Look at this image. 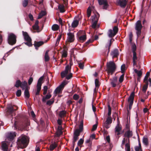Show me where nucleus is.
Segmentation results:
<instances>
[{"label":"nucleus","instance_id":"obj_1","mask_svg":"<svg viewBox=\"0 0 151 151\" xmlns=\"http://www.w3.org/2000/svg\"><path fill=\"white\" fill-rule=\"evenodd\" d=\"M14 121V127L15 129H18L19 127L29 125L28 120L22 115H19L17 119L15 118Z\"/></svg>","mask_w":151,"mask_h":151},{"label":"nucleus","instance_id":"obj_2","mask_svg":"<svg viewBox=\"0 0 151 151\" xmlns=\"http://www.w3.org/2000/svg\"><path fill=\"white\" fill-rule=\"evenodd\" d=\"M29 142V140L27 136L25 135L22 134L18 137L17 143L20 148L24 149L27 147Z\"/></svg>","mask_w":151,"mask_h":151},{"label":"nucleus","instance_id":"obj_3","mask_svg":"<svg viewBox=\"0 0 151 151\" xmlns=\"http://www.w3.org/2000/svg\"><path fill=\"white\" fill-rule=\"evenodd\" d=\"M22 33L24 40L27 41L26 42L24 43L25 44L29 47L32 46V39L29 35L28 33L27 32H24V31H22Z\"/></svg>","mask_w":151,"mask_h":151},{"label":"nucleus","instance_id":"obj_4","mask_svg":"<svg viewBox=\"0 0 151 151\" xmlns=\"http://www.w3.org/2000/svg\"><path fill=\"white\" fill-rule=\"evenodd\" d=\"M99 17L100 15L98 12L91 17L92 21L91 27L92 28L95 29L96 28Z\"/></svg>","mask_w":151,"mask_h":151},{"label":"nucleus","instance_id":"obj_5","mask_svg":"<svg viewBox=\"0 0 151 151\" xmlns=\"http://www.w3.org/2000/svg\"><path fill=\"white\" fill-rule=\"evenodd\" d=\"M68 82L65 81H64L61 84L58 86L55 90L54 93L55 94V95L57 93H60L62 92L65 86L68 84Z\"/></svg>","mask_w":151,"mask_h":151},{"label":"nucleus","instance_id":"obj_6","mask_svg":"<svg viewBox=\"0 0 151 151\" xmlns=\"http://www.w3.org/2000/svg\"><path fill=\"white\" fill-rule=\"evenodd\" d=\"M142 27L141 21L140 20L137 21L136 23L135 29L137 31L136 33L138 37H139L141 35Z\"/></svg>","mask_w":151,"mask_h":151},{"label":"nucleus","instance_id":"obj_7","mask_svg":"<svg viewBox=\"0 0 151 151\" xmlns=\"http://www.w3.org/2000/svg\"><path fill=\"white\" fill-rule=\"evenodd\" d=\"M16 36L13 33H10L8 36V41L9 44L13 45L16 42Z\"/></svg>","mask_w":151,"mask_h":151},{"label":"nucleus","instance_id":"obj_8","mask_svg":"<svg viewBox=\"0 0 151 151\" xmlns=\"http://www.w3.org/2000/svg\"><path fill=\"white\" fill-rule=\"evenodd\" d=\"M107 68L108 70H111L113 71L115 70L116 66L115 64L113 61H110L107 63Z\"/></svg>","mask_w":151,"mask_h":151},{"label":"nucleus","instance_id":"obj_9","mask_svg":"<svg viewBox=\"0 0 151 151\" xmlns=\"http://www.w3.org/2000/svg\"><path fill=\"white\" fill-rule=\"evenodd\" d=\"M71 67L69 65H67L65 68V70L64 71L61 73V77L62 78L65 77L68 73L70 72Z\"/></svg>","mask_w":151,"mask_h":151},{"label":"nucleus","instance_id":"obj_10","mask_svg":"<svg viewBox=\"0 0 151 151\" xmlns=\"http://www.w3.org/2000/svg\"><path fill=\"white\" fill-rule=\"evenodd\" d=\"M18 109L17 106L15 105L13 106L11 104L7 108V111L10 114H11L13 113L14 111H16Z\"/></svg>","mask_w":151,"mask_h":151},{"label":"nucleus","instance_id":"obj_11","mask_svg":"<svg viewBox=\"0 0 151 151\" xmlns=\"http://www.w3.org/2000/svg\"><path fill=\"white\" fill-rule=\"evenodd\" d=\"M67 35H68L67 41L69 42H73L75 39L74 33L69 32L67 33Z\"/></svg>","mask_w":151,"mask_h":151},{"label":"nucleus","instance_id":"obj_12","mask_svg":"<svg viewBox=\"0 0 151 151\" xmlns=\"http://www.w3.org/2000/svg\"><path fill=\"white\" fill-rule=\"evenodd\" d=\"M127 3L126 0H121L117 1V5L121 7L124 8L126 6Z\"/></svg>","mask_w":151,"mask_h":151},{"label":"nucleus","instance_id":"obj_13","mask_svg":"<svg viewBox=\"0 0 151 151\" xmlns=\"http://www.w3.org/2000/svg\"><path fill=\"white\" fill-rule=\"evenodd\" d=\"M98 1L99 5H103V9H106L109 6L107 1L106 0H98Z\"/></svg>","mask_w":151,"mask_h":151},{"label":"nucleus","instance_id":"obj_14","mask_svg":"<svg viewBox=\"0 0 151 151\" xmlns=\"http://www.w3.org/2000/svg\"><path fill=\"white\" fill-rule=\"evenodd\" d=\"M110 83L113 87H115L116 86V83L117 82V78L116 76L113 77L112 78L109 79Z\"/></svg>","mask_w":151,"mask_h":151},{"label":"nucleus","instance_id":"obj_15","mask_svg":"<svg viewBox=\"0 0 151 151\" xmlns=\"http://www.w3.org/2000/svg\"><path fill=\"white\" fill-rule=\"evenodd\" d=\"M81 132L79 131L78 129H76L74 132L73 139L77 140L79 139L78 137L80 135V133Z\"/></svg>","mask_w":151,"mask_h":151},{"label":"nucleus","instance_id":"obj_16","mask_svg":"<svg viewBox=\"0 0 151 151\" xmlns=\"http://www.w3.org/2000/svg\"><path fill=\"white\" fill-rule=\"evenodd\" d=\"M133 135V132L130 129L127 130L125 133L124 135V137H126L127 138H130Z\"/></svg>","mask_w":151,"mask_h":151},{"label":"nucleus","instance_id":"obj_17","mask_svg":"<svg viewBox=\"0 0 151 151\" xmlns=\"http://www.w3.org/2000/svg\"><path fill=\"white\" fill-rule=\"evenodd\" d=\"M111 55L112 56V58L117 57L119 55V50L117 49H115L112 51Z\"/></svg>","mask_w":151,"mask_h":151},{"label":"nucleus","instance_id":"obj_18","mask_svg":"<svg viewBox=\"0 0 151 151\" xmlns=\"http://www.w3.org/2000/svg\"><path fill=\"white\" fill-rule=\"evenodd\" d=\"M44 43V42L43 41L37 42L36 41H35L34 42V45L35 47V48L37 50L38 47L42 45Z\"/></svg>","mask_w":151,"mask_h":151},{"label":"nucleus","instance_id":"obj_19","mask_svg":"<svg viewBox=\"0 0 151 151\" xmlns=\"http://www.w3.org/2000/svg\"><path fill=\"white\" fill-rule=\"evenodd\" d=\"M134 96V92H132L128 98V101L129 103L133 104Z\"/></svg>","mask_w":151,"mask_h":151},{"label":"nucleus","instance_id":"obj_20","mask_svg":"<svg viewBox=\"0 0 151 151\" xmlns=\"http://www.w3.org/2000/svg\"><path fill=\"white\" fill-rule=\"evenodd\" d=\"M21 85L20 87L22 88V90L25 89L26 88L29 89V87H28L27 86V83L26 81L22 82L21 83Z\"/></svg>","mask_w":151,"mask_h":151},{"label":"nucleus","instance_id":"obj_21","mask_svg":"<svg viewBox=\"0 0 151 151\" xmlns=\"http://www.w3.org/2000/svg\"><path fill=\"white\" fill-rule=\"evenodd\" d=\"M16 136V134L15 132H11L9 134L7 137L9 140L11 141L13 140L14 137Z\"/></svg>","mask_w":151,"mask_h":151},{"label":"nucleus","instance_id":"obj_22","mask_svg":"<svg viewBox=\"0 0 151 151\" xmlns=\"http://www.w3.org/2000/svg\"><path fill=\"white\" fill-rule=\"evenodd\" d=\"M1 147L3 151H8V146L5 142H2Z\"/></svg>","mask_w":151,"mask_h":151},{"label":"nucleus","instance_id":"obj_23","mask_svg":"<svg viewBox=\"0 0 151 151\" xmlns=\"http://www.w3.org/2000/svg\"><path fill=\"white\" fill-rule=\"evenodd\" d=\"M63 49L62 54V57L66 58L67 56V49L66 47L65 46H64Z\"/></svg>","mask_w":151,"mask_h":151},{"label":"nucleus","instance_id":"obj_24","mask_svg":"<svg viewBox=\"0 0 151 151\" xmlns=\"http://www.w3.org/2000/svg\"><path fill=\"white\" fill-rule=\"evenodd\" d=\"M39 21L36 20L35 24L32 26V28L34 30L38 31L39 29V26H38Z\"/></svg>","mask_w":151,"mask_h":151},{"label":"nucleus","instance_id":"obj_25","mask_svg":"<svg viewBox=\"0 0 151 151\" xmlns=\"http://www.w3.org/2000/svg\"><path fill=\"white\" fill-rule=\"evenodd\" d=\"M122 127L119 123H118L115 129V132H121Z\"/></svg>","mask_w":151,"mask_h":151},{"label":"nucleus","instance_id":"obj_26","mask_svg":"<svg viewBox=\"0 0 151 151\" xmlns=\"http://www.w3.org/2000/svg\"><path fill=\"white\" fill-rule=\"evenodd\" d=\"M58 146V144L56 142H54L51 144L50 146V151L53 150Z\"/></svg>","mask_w":151,"mask_h":151},{"label":"nucleus","instance_id":"obj_27","mask_svg":"<svg viewBox=\"0 0 151 151\" xmlns=\"http://www.w3.org/2000/svg\"><path fill=\"white\" fill-rule=\"evenodd\" d=\"M64 8L65 6L63 4H59L58 6V9L61 13H64L65 12Z\"/></svg>","mask_w":151,"mask_h":151},{"label":"nucleus","instance_id":"obj_28","mask_svg":"<svg viewBox=\"0 0 151 151\" xmlns=\"http://www.w3.org/2000/svg\"><path fill=\"white\" fill-rule=\"evenodd\" d=\"M44 78L43 76L41 77L38 79V82L37 84V86H39L40 87H41L42 84V81H43Z\"/></svg>","mask_w":151,"mask_h":151},{"label":"nucleus","instance_id":"obj_29","mask_svg":"<svg viewBox=\"0 0 151 151\" xmlns=\"http://www.w3.org/2000/svg\"><path fill=\"white\" fill-rule=\"evenodd\" d=\"M29 88H26L24 91V95L26 98L28 99L30 96L29 93L28 91Z\"/></svg>","mask_w":151,"mask_h":151},{"label":"nucleus","instance_id":"obj_30","mask_svg":"<svg viewBox=\"0 0 151 151\" xmlns=\"http://www.w3.org/2000/svg\"><path fill=\"white\" fill-rule=\"evenodd\" d=\"M46 14V12L44 11H42L39 13L38 17V19H40L43 16H44Z\"/></svg>","mask_w":151,"mask_h":151},{"label":"nucleus","instance_id":"obj_31","mask_svg":"<svg viewBox=\"0 0 151 151\" xmlns=\"http://www.w3.org/2000/svg\"><path fill=\"white\" fill-rule=\"evenodd\" d=\"M78 21L77 20H74L71 24L72 27L73 28H76L78 26Z\"/></svg>","mask_w":151,"mask_h":151},{"label":"nucleus","instance_id":"obj_32","mask_svg":"<svg viewBox=\"0 0 151 151\" xmlns=\"http://www.w3.org/2000/svg\"><path fill=\"white\" fill-rule=\"evenodd\" d=\"M51 95L50 94H47L45 97H43L42 99V101L43 102H45L46 101V100L50 99L51 97Z\"/></svg>","mask_w":151,"mask_h":151},{"label":"nucleus","instance_id":"obj_33","mask_svg":"<svg viewBox=\"0 0 151 151\" xmlns=\"http://www.w3.org/2000/svg\"><path fill=\"white\" fill-rule=\"evenodd\" d=\"M60 128H62V127H58L57 131L56 133V135L57 137L60 136L63 133L61 130Z\"/></svg>","mask_w":151,"mask_h":151},{"label":"nucleus","instance_id":"obj_34","mask_svg":"<svg viewBox=\"0 0 151 151\" xmlns=\"http://www.w3.org/2000/svg\"><path fill=\"white\" fill-rule=\"evenodd\" d=\"M49 51L47 50L45 52V62H48L50 60V57L48 54Z\"/></svg>","mask_w":151,"mask_h":151},{"label":"nucleus","instance_id":"obj_35","mask_svg":"<svg viewBox=\"0 0 151 151\" xmlns=\"http://www.w3.org/2000/svg\"><path fill=\"white\" fill-rule=\"evenodd\" d=\"M148 82H146V84L144 85L142 88V91L144 93H145L148 88Z\"/></svg>","mask_w":151,"mask_h":151},{"label":"nucleus","instance_id":"obj_36","mask_svg":"<svg viewBox=\"0 0 151 151\" xmlns=\"http://www.w3.org/2000/svg\"><path fill=\"white\" fill-rule=\"evenodd\" d=\"M59 28V26L57 24H54L52 27V29L54 31L58 30Z\"/></svg>","mask_w":151,"mask_h":151},{"label":"nucleus","instance_id":"obj_37","mask_svg":"<svg viewBox=\"0 0 151 151\" xmlns=\"http://www.w3.org/2000/svg\"><path fill=\"white\" fill-rule=\"evenodd\" d=\"M134 71L137 73V75L138 77H141L142 75V70L138 71L136 69H134Z\"/></svg>","mask_w":151,"mask_h":151},{"label":"nucleus","instance_id":"obj_38","mask_svg":"<svg viewBox=\"0 0 151 151\" xmlns=\"http://www.w3.org/2000/svg\"><path fill=\"white\" fill-rule=\"evenodd\" d=\"M21 83L22 82L19 80H17L15 82L14 86L17 88H19L21 84H22Z\"/></svg>","mask_w":151,"mask_h":151},{"label":"nucleus","instance_id":"obj_39","mask_svg":"<svg viewBox=\"0 0 151 151\" xmlns=\"http://www.w3.org/2000/svg\"><path fill=\"white\" fill-rule=\"evenodd\" d=\"M80 132H82L83 130V121H81L80 124L79 126V129H78Z\"/></svg>","mask_w":151,"mask_h":151},{"label":"nucleus","instance_id":"obj_40","mask_svg":"<svg viewBox=\"0 0 151 151\" xmlns=\"http://www.w3.org/2000/svg\"><path fill=\"white\" fill-rule=\"evenodd\" d=\"M86 39V35H83L80 36L79 37V40L81 42L82 41L83 42Z\"/></svg>","mask_w":151,"mask_h":151},{"label":"nucleus","instance_id":"obj_41","mask_svg":"<svg viewBox=\"0 0 151 151\" xmlns=\"http://www.w3.org/2000/svg\"><path fill=\"white\" fill-rule=\"evenodd\" d=\"M112 119L111 116H108L105 122L110 124L112 123Z\"/></svg>","mask_w":151,"mask_h":151},{"label":"nucleus","instance_id":"obj_42","mask_svg":"<svg viewBox=\"0 0 151 151\" xmlns=\"http://www.w3.org/2000/svg\"><path fill=\"white\" fill-rule=\"evenodd\" d=\"M142 142L145 145H148V139L147 138L143 137Z\"/></svg>","mask_w":151,"mask_h":151},{"label":"nucleus","instance_id":"obj_43","mask_svg":"<svg viewBox=\"0 0 151 151\" xmlns=\"http://www.w3.org/2000/svg\"><path fill=\"white\" fill-rule=\"evenodd\" d=\"M95 83L96 87L98 88L100 85V83H99V80L98 79H96L95 80Z\"/></svg>","mask_w":151,"mask_h":151},{"label":"nucleus","instance_id":"obj_44","mask_svg":"<svg viewBox=\"0 0 151 151\" xmlns=\"http://www.w3.org/2000/svg\"><path fill=\"white\" fill-rule=\"evenodd\" d=\"M111 44H112V42H111V40L110 41V43L108 45H107L106 46V48H107L108 47V52H107V55H108L109 53L110 52V47L111 46Z\"/></svg>","mask_w":151,"mask_h":151},{"label":"nucleus","instance_id":"obj_45","mask_svg":"<svg viewBox=\"0 0 151 151\" xmlns=\"http://www.w3.org/2000/svg\"><path fill=\"white\" fill-rule=\"evenodd\" d=\"M29 1V0H24L22 1V6L24 7H25L27 6L28 4Z\"/></svg>","mask_w":151,"mask_h":151},{"label":"nucleus","instance_id":"obj_46","mask_svg":"<svg viewBox=\"0 0 151 151\" xmlns=\"http://www.w3.org/2000/svg\"><path fill=\"white\" fill-rule=\"evenodd\" d=\"M126 65L125 64H123L121 67V73H124L125 71Z\"/></svg>","mask_w":151,"mask_h":151},{"label":"nucleus","instance_id":"obj_47","mask_svg":"<svg viewBox=\"0 0 151 151\" xmlns=\"http://www.w3.org/2000/svg\"><path fill=\"white\" fill-rule=\"evenodd\" d=\"M109 37H114L116 35H114V33H113V31L112 29H110L109 30Z\"/></svg>","mask_w":151,"mask_h":151},{"label":"nucleus","instance_id":"obj_48","mask_svg":"<svg viewBox=\"0 0 151 151\" xmlns=\"http://www.w3.org/2000/svg\"><path fill=\"white\" fill-rule=\"evenodd\" d=\"M124 74L123 73L120 76L119 79V82L120 83H122L123 82L124 80Z\"/></svg>","mask_w":151,"mask_h":151},{"label":"nucleus","instance_id":"obj_49","mask_svg":"<svg viewBox=\"0 0 151 151\" xmlns=\"http://www.w3.org/2000/svg\"><path fill=\"white\" fill-rule=\"evenodd\" d=\"M94 41V40L89 39L88 41H87L84 44L85 46H87L89 45L90 43Z\"/></svg>","mask_w":151,"mask_h":151},{"label":"nucleus","instance_id":"obj_50","mask_svg":"<svg viewBox=\"0 0 151 151\" xmlns=\"http://www.w3.org/2000/svg\"><path fill=\"white\" fill-rule=\"evenodd\" d=\"M66 77V78L68 80L70 79L73 77V74L72 73H70L68 75H67Z\"/></svg>","mask_w":151,"mask_h":151},{"label":"nucleus","instance_id":"obj_51","mask_svg":"<svg viewBox=\"0 0 151 151\" xmlns=\"http://www.w3.org/2000/svg\"><path fill=\"white\" fill-rule=\"evenodd\" d=\"M61 37H62V35H59L58 36V37H57V40H56V46H57L59 44L61 38Z\"/></svg>","mask_w":151,"mask_h":151},{"label":"nucleus","instance_id":"obj_52","mask_svg":"<svg viewBox=\"0 0 151 151\" xmlns=\"http://www.w3.org/2000/svg\"><path fill=\"white\" fill-rule=\"evenodd\" d=\"M87 15L88 17H89L91 15V11L90 7H89L87 10Z\"/></svg>","mask_w":151,"mask_h":151},{"label":"nucleus","instance_id":"obj_53","mask_svg":"<svg viewBox=\"0 0 151 151\" xmlns=\"http://www.w3.org/2000/svg\"><path fill=\"white\" fill-rule=\"evenodd\" d=\"M109 124L106 123V122H105L103 124V128H105L106 129H108L109 128L110 126H109Z\"/></svg>","mask_w":151,"mask_h":151},{"label":"nucleus","instance_id":"obj_54","mask_svg":"<svg viewBox=\"0 0 151 151\" xmlns=\"http://www.w3.org/2000/svg\"><path fill=\"white\" fill-rule=\"evenodd\" d=\"M118 30V29L117 27L114 26L113 28V31L114 33V35H116Z\"/></svg>","mask_w":151,"mask_h":151},{"label":"nucleus","instance_id":"obj_55","mask_svg":"<svg viewBox=\"0 0 151 151\" xmlns=\"http://www.w3.org/2000/svg\"><path fill=\"white\" fill-rule=\"evenodd\" d=\"M84 140L82 139H80L78 142V145L79 146L82 145L83 143Z\"/></svg>","mask_w":151,"mask_h":151},{"label":"nucleus","instance_id":"obj_56","mask_svg":"<svg viewBox=\"0 0 151 151\" xmlns=\"http://www.w3.org/2000/svg\"><path fill=\"white\" fill-rule=\"evenodd\" d=\"M37 91L36 92L35 94L36 95H39L40 94V92L41 89V87H40L39 86H37Z\"/></svg>","mask_w":151,"mask_h":151},{"label":"nucleus","instance_id":"obj_57","mask_svg":"<svg viewBox=\"0 0 151 151\" xmlns=\"http://www.w3.org/2000/svg\"><path fill=\"white\" fill-rule=\"evenodd\" d=\"M66 113V112L65 111H60L59 113V116L62 117Z\"/></svg>","mask_w":151,"mask_h":151},{"label":"nucleus","instance_id":"obj_58","mask_svg":"<svg viewBox=\"0 0 151 151\" xmlns=\"http://www.w3.org/2000/svg\"><path fill=\"white\" fill-rule=\"evenodd\" d=\"M125 149L126 150H130V145L128 143L125 144Z\"/></svg>","mask_w":151,"mask_h":151},{"label":"nucleus","instance_id":"obj_59","mask_svg":"<svg viewBox=\"0 0 151 151\" xmlns=\"http://www.w3.org/2000/svg\"><path fill=\"white\" fill-rule=\"evenodd\" d=\"M22 91L20 89L18 90L16 93V95L17 97H19L21 96Z\"/></svg>","mask_w":151,"mask_h":151},{"label":"nucleus","instance_id":"obj_60","mask_svg":"<svg viewBox=\"0 0 151 151\" xmlns=\"http://www.w3.org/2000/svg\"><path fill=\"white\" fill-rule=\"evenodd\" d=\"M108 116H110L111 114V108L109 105L108 106Z\"/></svg>","mask_w":151,"mask_h":151},{"label":"nucleus","instance_id":"obj_61","mask_svg":"<svg viewBox=\"0 0 151 151\" xmlns=\"http://www.w3.org/2000/svg\"><path fill=\"white\" fill-rule=\"evenodd\" d=\"M137 56L136 52H133V60H136L137 59Z\"/></svg>","mask_w":151,"mask_h":151},{"label":"nucleus","instance_id":"obj_62","mask_svg":"<svg viewBox=\"0 0 151 151\" xmlns=\"http://www.w3.org/2000/svg\"><path fill=\"white\" fill-rule=\"evenodd\" d=\"M79 96L78 95L76 94L73 96V99L75 100H77L79 98Z\"/></svg>","mask_w":151,"mask_h":151},{"label":"nucleus","instance_id":"obj_63","mask_svg":"<svg viewBox=\"0 0 151 151\" xmlns=\"http://www.w3.org/2000/svg\"><path fill=\"white\" fill-rule=\"evenodd\" d=\"M132 49L133 53L134 52H136L135 51L136 50V46L135 44L132 45Z\"/></svg>","mask_w":151,"mask_h":151},{"label":"nucleus","instance_id":"obj_64","mask_svg":"<svg viewBox=\"0 0 151 151\" xmlns=\"http://www.w3.org/2000/svg\"><path fill=\"white\" fill-rule=\"evenodd\" d=\"M54 102V100H53L52 101H51L50 100H49L47 102V104L49 105H51Z\"/></svg>","mask_w":151,"mask_h":151}]
</instances>
